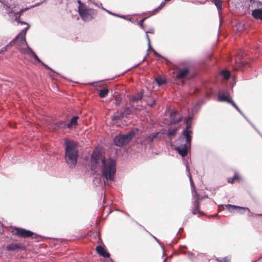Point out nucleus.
<instances>
[{
	"mask_svg": "<svg viewBox=\"0 0 262 262\" xmlns=\"http://www.w3.org/2000/svg\"><path fill=\"white\" fill-rule=\"evenodd\" d=\"M91 169L92 173H95L101 169L104 186H111L115 181L116 172V161L112 158L106 159L98 149L95 150L91 156Z\"/></svg>",
	"mask_w": 262,
	"mask_h": 262,
	"instance_id": "nucleus-1",
	"label": "nucleus"
},
{
	"mask_svg": "<svg viewBox=\"0 0 262 262\" xmlns=\"http://www.w3.org/2000/svg\"><path fill=\"white\" fill-rule=\"evenodd\" d=\"M65 161L69 167H75L77 163L78 150L74 142L67 140L65 142Z\"/></svg>",
	"mask_w": 262,
	"mask_h": 262,
	"instance_id": "nucleus-2",
	"label": "nucleus"
},
{
	"mask_svg": "<svg viewBox=\"0 0 262 262\" xmlns=\"http://www.w3.org/2000/svg\"><path fill=\"white\" fill-rule=\"evenodd\" d=\"M27 27L23 29L15 38L13 39L14 44L16 45L17 48L20 51V52L24 54L28 51L27 48L30 49L25 38L27 31L30 27L28 24H27Z\"/></svg>",
	"mask_w": 262,
	"mask_h": 262,
	"instance_id": "nucleus-3",
	"label": "nucleus"
},
{
	"mask_svg": "<svg viewBox=\"0 0 262 262\" xmlns=\"http://www.w3.org/2000/svg\"><path fill=\"white\" fill-rule=\"evenodd\" d=\"M6 7L7 8V11L10 15V17L12 19L14 20L17 23H19L20 24H27V23L21 21L20 20V16L21 15V13L24 12L26 10H27L28 8L23 9V8H19L16 5H6Z\"/></svg>",
	"mask_w": 262,
	"mask_h": 262,
	"instance_id": "nucleus-4",
	"label": "nucleus"
},
{
	"mask_svg": "<svg viewBox=\"0 0 262 262\" xmlns=\"http://www.w3.org/2000/svg\"><path fill=\"white\" fill-rule=\"evenodd\" d=\"M81 19L85 22L92 20L97 15V11L86 6L78 10Z\"/></svg>",
	"mask_w": 262,
	"mask_h": 262,
	"instance_id": "nucleus-5",
	"label": "nucleus"
},
{
	"mask_svg": "<svg viewBox=\"0 0 262 262\" xmlns=\"http://www.w3.org/2000/svg\"><path fill=\"white\" fill-rule=\"evenodd\" d=\"M134 134L129 132L125 135H119L116 136L114 139L115 145L118 146H122L128 144L132 139Z\"/></svg>",
	"mask_w": 262,
	"mask_h": 262,
	"instance_id": "nucleus-6",
	"label": "nucleus"
},
{
	"mask_svg": "<svg viewBox=\"0 0 262 262\" xmlns=\"http://www.w3.org/2000/svg\"><path fill=\"white\" fill-rule=\"evenodd\" d=\"M237 5L236 7H242L245 12H247L250 8L255 7L257 1L254 0H236Z\"/></svg>",
	"mask_w": 262,
	"mask_h": 262,
	"instance_id": "nucleus-7",
	"label": "nucleus"
},
{
	"mask_svg": "<svg viewBox=\"0 0 262 262\" xmlns=\"http://www.w3.org/2000/svg\"><path fill=\"white\" fill-rule=\"evenodd\" d=\"M13 229V234L23 238L31 237L35 235V233L31 231L24 228L15 227Z\"/></svg>",
	"mask_w": 262,
	"mask_h": 262,
	"instance_id": "nucleus-8",
	"label": "nucleus"
},
{
	"mask_svg": "<svg viewBox=\"0 0 262 262\" xmlns=\"http://www.w3.org/2000/svg\"><path fill=\"white\" fill-rule=\"evenodd\" d=\"M162 135L161 132L152 133L145 138V141L150 145H152L155 142L161 140Z\"/></svg>",
	"mask_w": 262,
	"mask_h": 262,
	"instance_id": "nucleus-9",
	"label": "nucleus"
},
{
	"mask_svg": "<svg viewBox=\"0 0 262 262\" xmlns=\"http://www.w3.org/2000/svg\"><path fill=\"white\" fill-rule=\"evenodd\" d=\"M78 119V117L76 116L73 117L71 119L70 122L66 125L67 127L68 128H70L72 125H76ZM63 126H66V125L64 124V122L63 121H59L56 122L53 125V129L54 130H56L62 127Z\"/></svg>",
	"mask_w": 262,
	"mask_h": 262,
	"instance_id": "nucleus-10",
	"label": "nucleus"
},
{
	"mask_svg": "<svg viewBox=\"0 0 262 262\" xmlns=\"http://www.w3.org/2000/svg\"><path fill=\"white\" fill-rule=\"evenodd\" d=\"M190 146H188L187 143L182 144L175 147V149L178 151L179 154L182 157H185L188 153Z\"/></svg>",
	"mask_w": 262,
	"mask_h": 262,
	"instance_id": "nucleus-11",
	"label": "nucleus"
},
{
	"mask_svg": "<svg viewBox=\"0 0 262 262\" xmlns=\"http://www.w3.org/2000/svg\"><path fill=\"white\" fill-rule=\"evenodd\" d=\"M170 124H175L180 122L182 119V116L179 114L178 111L174 110L170 115Z\"/></svg>",
	"mask_w": 262,
	"mask_h": 262,
	"instance_id": "nucleus-12",
	"label": "nucleus"
},
{
	"mask_svg": "<svg viewBox=\"0 0 262 262\" xmlns=\"http://www.w3.org/2000/svg\"><path fill=\"white\" fill-rule=\"evenodd\" d=\"M185 166H186V170L188 171V176H189V181L190 182L191 187H192V189L194 191V195H193V196H194V201H196L197 202H200V201H201L202 199V198H201L200 195L198 193V192L196 191H195L194 190V184L193 183L192 179V177L191 176V174H190V169H189V168L188 167V164L186 163L185 164Z\"/></svg>",
	"mask_w": 262,
	"mask_h": 262,
	"instance_id": "nucleus-13",
	"label": "nucleus"
},
{
	"mask_svg": "<svg viewBox=\"0 0 262 262\" xmlns=\"http://www.w3.org/2000/svg\"><path fill=\"white\" fill-rule=\"evenodd\" d=\"M192 131L188 132L186 130H183L179 140H181L182 139H185L186 143L188 144V146H190L192 139Z\"/></svg>",
	"mask_w": 262,
	"mask_h": 262,
	"instance_id": "nucleus-14",
	"label": "nucleus"
},
{
	"mask_svg": "<svg viewBox=\"0 0 262 262\" xmlns=\"http://www.w3.org/2000/svg\"><path fill=\"white\" fill-rule=\"evenodd\" d=\"M226 207L227 208V209L230 211L232 212L234 210V209H238V212L241 214H243V212L241 210H247L251 214H252L253 213L250 211V209L247 207H240L236 205H233L231 204H227L226 205Z\"/></svg>",
	"mask_w": 262,
	"mask_h": 262,
	"instance_id": "nucleus-15",
	"label": "nucleus"
},
{
	"mask_svg": "<svg viewBox=\"0 0 262 262\" xmlns=\"http://www.w3.org/2000/svg\"><path fill=\"white\" fill-rule=\"evenodd\" d=\"M27 52L25 54L28 55L31 57H32L35 60L39 62H41V64L46 67V69L52 70L47 65L45 64L44 63L41 61L36 54L32 51V50L30 49L27 48Z\"/></svg>",
	"mask_w": 262,
	"mask_h": 262,
	"instance_id": "nucleus-16",
	"label": "nucleus"
},
{
	"mask_svg": "<svg viewBox=\"0 0 262 262\" xmlns=\"http://www.w3.org/2000/svg\"><path fill=\"white\" fill-rule=\"evenodd\" d=\"M197 213H199L201 215H203L204 213L200 210V202L196 201H193V208H192V214L195 215Z\"/></svg>",
	"mask_w": 262,
	"mask_h": 262,
	"instance_id": "nucleus-17",
	"label": "nucleus"
},
{
	"mask_svg": "<svg viewBox=\"0 0 262 262\" xmlns=\"http://www.w3.org/2000/svg\"><path fill=\"white\" fill-rule=\"evenodd\" d=\"M96 251L100 255L104 257H109L110 256V253L107 252L101 246H97Z\"/></svg>",
	"mask_w": 262,
	"mask_h": 262,
	"instance_id": "nucleus-18",
	"label": "nucleus"
},
{
	"mask_svg": "<svg viewBox=\"0 0 262 262\" xmlns=\"http://www.w3.org/2000/svg\"><path fill=\"white\" fill-rule=\"evenodd\" d=\"M252 15L255 19L262 21V9H255L252 11Z\"/></svg>",
	"mask_w": 262,
	"mask_h": 262,
	"instance_id": "nucleus-19",
	"label": "nucleus"
},
{
	"mask_svg": "<svg viewBox=\"0 0 262 262\" xmlns=\"http://www.w3.org/2000/svg\"><path fill=\"white\" fill-rule=\"evenodd\" d=\"M253 126V127L256 130H257L255 126L248 120L247 117L244 115V114L242 112V111L239 109L238 106L235 103V102L232 100L230 103Z\"/></svg>",
	"mask_w": 262,
	"mask_h": 262,
	"instance_id": "nucleus-20",
	"label": "nucleus"
},
{
	"mask_svg": "<svg viewBox=\"0 0 262 262\" xmlns=\"http://www.w3.org/2000/svg\"><path fill=\"white\" fill-rule=\"evenodd\" d=\"M218 100L221 102H226L230 103L232 99L229 98V96L226 95L225 94H221L218 95Z\"/></svg>",
	"mask_w": 262,
	"mask_h": 262,
	"instance_id": "nucleus-21",
	"label": "nucleus"
},
{
	"mask_svg": "<svg viewBox=\"0 0 262 262\" xmlns=\"http://www.w3.org/2000/svg\"><path fill=\"white\" fill-rule=\"evenodd\" d=\"M189 73L188 69H184L181 70L177 75V78L178 79H183L185 78Z\"/></svg>",
	"mask_w": 262,
	"mask_h": 262,
	"instance_id": "nucleus-22",
	"label": "nucleus"
},
{
	"mask_svg": "<svg viewBox=\"0 0 262 262\" xmlns=\"http://www.w3.org/2000/svg\"><path fill=\"white\" fill-rule=\"evenodd\" d=\"M124 116L125 113L124 112H117L113 116V117H112V119L113 121H117L121 119Z\"/></svg>",
	"mask_w": 262,
	"mask_h": 262,
	"instance_id": "nucleus-23",
	"label": "nucleus"
},
{
	"mask_svg": "<svg viewBox=\"0 0 262 262\" xmlns=\"http://www.w3.org/2000/svg\"><path fill=\"white\" fill-rule=\"evenodd\" d=\"M143 97V90H141L140 92L133 96L131 99L132 101L137 102L141 100Z\"/></svg>",
	"mask_w": 262,
	"mask_h": 262,
	"instance_id": "nucleus-24",
	"label": "nucleus"
},
{
	"mask_svg": "<svg viewBox=\"0 0 262 262\" xmlns=\"http://www.w3.org/2000/svg\"><path fill=\"white\" fill-rule=\"evenodd\" d=\"M178 128L175 127L173 129H169L167 132V136L170 138L171 139L173 137L178 130Z\"/></svg>",
	"mask_w": 262,
	"mask_h": 262,
	"instance_id": "nucleus-25",
	"label": "nucleus"
},
{
	"mask_svg": "<svg viewBox=\"0 0 262 262\" xmlns=\"http://www.w3.org/2000/svg\"><path fill=\"white\" fill-rule=\"evenodd\" d=\"M201 105L202 102H199L193 106L191 110V114L192 115L198 113L201 107Z\"/></svg>",
	"mask_w": 262,
	"mask_h": 262,
	"instance_id": "nucleus-26",
	"label": "nucleus"
},
{
	"mask_svg": "<svg viewBox=\"0 0 262 262\" xmlns=\"http://www.w3.org/2000/svg\"><path fill=\"white\" fill-rule=\"evenodd\" d=\"M109 90L107 88H104L100 90L99 95L100 98L105 97L108 93Z\"/></svg>",
	"mask_w": 262,
	"mask_h": 262,
	"instance_id": "nucleus-27",
	"label": "nucleus"
},
{
	"mask_svg": "<svg viewBox=\"0 0 262 262\" xmlns=\"http://www.w3.org/2000/svg\"><path fill=\"white\" fill-rule=\"evenodd\" d=\"M212 2L216 6L219 12L221 11L222 9V2L220 0H212Z\"/></svg>",
	"mask_w": 262,
	"mask_h": 262,
	"instance_id": "nucleus-28",
	"label": "nucleus"
},
{
	"mask_svg": "<svg viewBox=\"0 0 262 262\" xmlns=\"http://www.w3.org/2000/svg\"><path fill=\"white\" fill-rule=\"evenodd\" d=\"M20 247V246L18 244H10L8 245L7 247V249L9 251H14L16 250L17 249L19 248Z\"/></svg>",
	"mask_w": 262,
	"mask_h": 262,
	"instance_id": "nucleus-29",
	"label": "nucleus"
},
{
	"mask_svg": "<svg viewBox=\"0 0 262 262\" xmlns=\"http://www.w3.org/2000/svg\"><path fill=\"white\" fill-rule=\"evenodd\" d=\"M221 75L222 76H223V77H224V79L225 80H228L230 77V72L226 70H223L222 72H221Z\"/></svg>",
	"mask_w": 262,
	"mask_h": 262,
	"instance_id": "nucleus-30",
	"label": "nucleus"
},
{
	"mask_svg": "<svg viewBox=\"0 0 262 262\" xmlns=\"http://www.w3.org/2000/svg\"><path fill=\"white\" fill-rule=\"evenodd\" d=\"M101 182V178L100 174H97L96 177L93 180V184L95 186H98Z\"/></svg>",
	"mask_w": 262,
	"mask_h": 262,
	"instance_id": "nucleus-31",
	"label": "nucleus"
},
{
	"mask_svg": "<svg viewBox=\"0 0 262 262\" xmlns=\"http://www.w3.org/2000/svg\"><path fill=\"white\" fill-rule=\"evenodd\" d=\"M150 49L152 51V52H153V53H154V55H155V56H158V57H160L162 58L163 59H164L165 60L167 64H168V63L170 62V61H169V60H168L167 58H165V57H164L162 56L161 55H160V54H159L157 51H155L154 49H153L152 48H151Z\"/></svg>",
	"mask_w": 262,
	"mask_h": 262,
	"instance_id": "nucleus-32",
	"label": "nucleus"
},
{
	"mask_svg": "<svg viewBox=\"0 0 262 262\" xmlns=\"http://www.w3.org/2000/svg\"><path fill=\"white\" fill-rule=\"evenodd\" d=\"M102 9L103 10H104L105 11H106L107 13H108V14H110L111 15H114V16H117V17H121L122 18L126 19V16H125V15H119L118 14H115L114 13H113V12L110 11L109 10H107V9H105L104 8H102Z\"/></svg>",
	"mask_w": 262,
	"mask_h": 262,
	"instance_id": "nucleus-33",
	"label": "nucleus"
},
{
	"mask_svg": "<svg viewBox=\"0 0 262 262\" xmlns=\"http://www.w3.org/2000/svg\"><path fill=\"white\" fill-rule=\"evenodd\" d=\"M186 123V127L183 129V130H186L188 132L192 131L191 130V123Z\"/></svg>",
	"mask_w": 262,
	"mask_h": 262,
	"instance_id": "nucleus-34",
	"label": "nucleus"
},
{
	"mask_svg": "<svg viewBox=\"0 0 262 262\" xmlns=\"http://www.w3.org/2000/svg\"><path fill=\"white\" fill-rule=\"evenodd\" d=\"M77 3L78 4V10H79L80 9H82L84 7L86 6L85 4L82 3L80 0H78L77 1Z\"/></svg>",
	"mask_w": 262,
	"mask_h": 262,
	"instance_id": "nucleus-35",
	"label": "nucleus"
},
{
	"mask_svg": "<svg viewBox=\"0 0 262 262\" xmlns=\"http://www.w3.org/2000/svg\"><path fill=\"white\" fill-rule=\"evenodd\" d=\"M146 38L147 42H148V49H147V51H148L150 50V49L151 48V45H150V39H149V36L148 35V34H146Z\"/></svg>",
	"mask_w": 262,
	"mask_h": 262,
	"instance_id": "nucleus-36",
	"label": "nucleus"
},
{
	"mask_svg": "<svg viewBox=\"0 0 262 262\" xmlns=\"http://www.w3.org/2000/svg\"><path fill=\"white\" fill-rule=\"evenodd\" d=\"M238 177L237 176V174H235L234 177L231 179V180H230V179H229L228 180V182L229 183H233L235 181V180H238Z\"/></svg>",
	"mask_w": 262,
	"mask_h": 262,
	"instance_id": "nucleus-37",
	"label": "nucleus"
},
{
	"mask_svg": "<svg viewBox=\"0 0 262 262\" xmlns=\"http://www.w3.org/2000/svg\"><path fill=\"white\" fill-rule=\"evenodd\" d=\"M165 4H166L165 2H162V3L160 5V6L157 8L155 9L154 11H156L157 10L161 9L165 5Z\"/></svg>",
	"mask_w": 262,
	"mask_h": 262,
	"instance_id": "nucleus-38",
	"label": "nucleus"
},
{
	"mask_svg": "<svg viewBox=\"0 0 262 262\" xmlns=\"http://www.w3.org/2000/svg\"><path fill=\"white\" fill-rule=\"evenodd\" d=\"M192 120V116L189 115L187 117L186 120L185 121V123H191Z\"/></svg>",
	"mask_w": 262,
	"mask_h": 262,
	"instance_id": "nucleus-39",
	"label": "nucleus"
},
{
	"mask_svg": "<svg viewBox=\"0 0 262 262\" xmlns=\"http://www.w3.org/2000/svg\"><path fill=\"white\" fill-rule=\"evenodd\" d=\"M146 18H144L142 19H141L139 21L138 23V25L141 28H143V23L144 20H145Z\"/></svg>",
	"mask_w": 262,
	"mask_h": 262,
	"instance_id": "nucleus-40",
	"label": "nucleus"
},
{
	"mask_svg": "<svg viewBox=\"0 0 262 262\" xmlns=\"http://www.w3.org/2000/svg\"><path fill=\"white\" fill-rule=\"evenodd\" d=\"M156 81L159 85H161L162 83L165 82L164 80H163L162 79H161L160 78L156 79Z\"/></svg>",
	"mask_w": 262,
	"mask_h": 262,
	"instance_id": "nucleus-41",
	"label": "nucleus"
},
{
	"mask_svg": "<svg viewBox=\"0 0 262 262\" xmlns=\"http://www.w3.org/2000/svg\"><path fill=\"white\" fill-rule=\"evenodd\" d=\"M146 59V56H145L143 59H142V60L141 61V62H140V63H138L136 65H135L133 68H136L138 66L141 65L144 61H145Z\"/></svg>",
	"mask_w": 262,
	"mask_h": 262,
	"instance_id": "nucleus-42",
	"label": "nucleus"
},
{
	"mask_svg": "<svg viewBox=\"0 0 262 262\" xmlns=\"http://www.w3.org/2000/svg\"><path fill=\"white\" fill-rule=\"evenodd\" d=\"M220 262H229V260L227 257H225L220 260Z\"/></svg>",
	"mask_w": 262,
	"mask_h": 262,
	"instance_id": "nucleus-43",
	"label": "nucleus"
},
{
	"mask_svg": "<svg viewBox=\"0 0 262 262\" xmlns=\"http://www.w3.org/2000/svg\"><path fill=\"white\" fill-rule=\"evenodd\" d=\"M146 34L151 33L153 34L154 33V29L153 28H150L148 31L146 32Z\"/></svg>",
	"mask_w": 262,
	"mask_h": 262,
	"instance_id": "nucleus-44",
	"label": "nucleus"
},
{
	"mask_svg": "<svg viewBox=\"0 0 262 262\" xmlns=\"http://www.w3.org/2000/svg\"><path fill=\"white\" fill-rule=\"evenodd\" d=\"M13 45H15L14 44V40L13 39L12 41H11L8 45L7 46L9 47H12Z\"/></svg>",
	"mask_w": 262,
	"mask_h": 262,
	"instance_id": "nucleus-45",
	"label": "nucleus"
},
{
	"mask_svg": "<svg viewBox=\"0 0 262 262\" xmlns=\"http://www.w3.org/2000/svg\"><path fill=\"white\" fill-rule=\"evenodd\" d=\"M156 101L155 99H154L153 101H152V102L149 104V106L150 107H152L155 104H156Z\"/></svg>",
	"mask_w": 262,
	"mask_h": 262,
	"instance_id": "nucleus-46",
	"label": "nucleus"
},
{
	"mask_svg": "<svg viewBox=\"0 0 262 262\" xmlns=\"http://www.w3.org/2000/svg\"><path fill=\"white\" fill-rule=\"evenodd\" d=\"M222 94H225L226 95L230 96V93H229V92L228 91H225Z\"/></svg>",
	"mask_w": 262,
	"mask_h": 262,
	"instance_id": "nucleus-47",
	"label": "nucleus"
},
{
	"mask_svg": "<svg viewBox=\"0 0 262 262\" xmlns=\"http://www.w3.org/2000/svg\"><path fill=\"white\" fill-rule=\"evenodd\" d=\"M5 51H6V48H3L2 49L0 50V53L4 52Z\"/></svg>",
	"mask_w": 262,
	"mask_h": 262,
	"instance_id": "nucleus-48",
	"label": "nucleus"
},
{
	"mask_svg": "<svg viewBox=\"0 0 262 262\" xmlns=\"http://www.w3.org/2000/svg\"><path fill=\"white\" fill-rule=\"evenodd\" d=\"M239 67L242 68L244 66V63L243 62H241V63H239Z\"/></svg>",
	"mask_w": 262,
	"mask_h": 262,
	"instance_id": "nucleus-49",
	"label": "nucleus"
},
{
	"mask_svg": "<svg viewBox=\"0 0 262 262\" xmlns=\"http://www.w3.org/2000/svg\"><path fill=\"white\" fill-rule=\"evenodd\" d=\"M150 235H151V236L154 238V239H155V240H156L158 243H159V241H158V239L156 237H155L154 235H151V234H150Z\"/></svg>",
	"mask_w": 262,
	"mask_h": 262,
	"instance_id": "nucleus-50",
	"label": "nucleus"
},
{
	"mask_svg": "<svg viewBox=\"0 0 262 262\" xmlns=\"http://www.w3.org/2000/svg\"><path fill=\"white\" fill-rule=\"evenodd\" d=\"M150 235H151V236L154 238V239H155V240H156L158 243H159V241H158V239L156 237H155L154 235H151V234H150Z\"/></svg>",
	"mask_w": 262,
	"mask_h": 262,
	"instance_id": "nucleus-51",
	"label": "nucleus"
},
{
	"mask_svg": "<svg viewBox=\"0 0 262 262\" xmlns=\"http://www.w3.org/2000/svg\"><path fill=\"white\" fill-rule=\"evenodd\" d=\"M5 0H0V2L2 3V4H4V6H6V4L5 3Z\"/></svg>",
	"mask_w": 262,
	"mask_h": 262,
	"instance_id": "nucleus-52",
	"label": "nucleus"
},
{
	"mask_svg": "<svg viewBox=\"0 0 262 262\" xmlns=\"http://www.w3.org/2000/svg\"><path fill=\"white\" fill-rule=\"evenodd\" d=\"M40 4H41L40 3H38L36 4H35V5L34 6H33V7H35V6H38V5H39Z\"/></svg>",
	"mask_w": 262,
	"mask_h": 262,
	"instance_id": "nucleus-53",
	"label": "nucleus"
},
{
	"mask_svg": "<svg viewBox=\"0 0 262 262\" xmlns=\"http://www.w3.org/2000/svg\"><path fill=\"white\" fill-rule=\"evenodd\" d=\"M4 48H6V51H7V50L9 48V47L6 45L5 47H4Z\"/></svg>",
	"mask_w": 262,
	"mask_h": 262,
	"instance_id": "nucleus-54",
	"label": "nucleus"
},
{
	"mask_svg": "<svg viewBox=\"0 0 262 262\" xmlns=\"http://www.w3.org/2000/svg\"><path fill=\"white\" fill-rule=\"evenodd\" d=\"M255 215L256 216H262V213L261 214H255Z\"/></svg>",
	"mask_w": 262,
	"mask_h": 262,
	"instance_id": "nucleus-55",
	"label": "nucleus"
},
{
	"mask_svg": "<svg viewBox=\"0 0 262 262\" xmlns=\"http://www.w3.org/2000/svg\"><path fill=\"white\" fill-rule=\"evenodd\" d=\"M221 259H220L219 258H216V260L220 262V260H221Z\"/></svg>",
	"mask_w": 262,
	"mask_h": 262,
	"instance_id": "nucleus-56",
	"label": "nucleus"
},
{
	"mask_svg": "<svg viewBox=\"0 0 262 262\" xmlns=\"http://www.w3.org/2000/svg\"><path fill=\"white\" fill-rule=\"evenodd\" d=\"M256 131L259 133V134L262 137V135L259 133V132L258 130H256Z\"/></svg>",
	"mask_w": 262,
	"mask_h": 262,
	"instance_id": "nucleus-57",
	"label": "nucleus"
},
{
	"mask_svg": "<svg viewBox=\"0 0 262 262\" xmlns=\"http://www.w3.org/2000/svg\"><path fill=\"white\" fill-rule=\"evenodd\" d=\"M108 209H110V208H108ZM111 212V211L110 210H109V212H108V213H107V215L109 213H110Z\"/></svg>",
	"mask_w": 262,
	"mask_h": 262,
	"instance_id": "nucleus-58",
	"label": "nucleus"
},
{
	"mask_svg": "<svg viewBox=\"0 0 262 262\" xmlns=\"http://www.w3.org/2000/svg\"><path fill=\"white\" fill-rule=\"evenodd\" d=\"M148 55H149V54L147 53L146 54V56H146V58L147 57V56H148Z\"/></svg>",
	"mask_w": 262,
	"mask_h": 262,
	"instance_id": "nucleus-59",
	"label": "nucleus"
},
{
	"mask_svg": "<svg viewBox=\"0 0 262 262\" xmlns=\"http://www.w3.org/2000/svg\"><path fill=\"white\" fill-rule=\"evenodd\" d=\"M166 259H164V260H163V262H166Z\"/></svg>",
	"mask_w": 262,
	"mask_h": 262,
	"instance_id": "nucleus-60",
	"label": "nucleus"
},
{
	"mask_svg": "<svg viewBox=\"0 0 262 262\" xmlns=\"http://www.w3.org/2000/svg\"><path fill=\"white\" fill-rule=\"evenodd\" d=\"M234 70H238V69L237 68H235Z\"/></svg>",
	"mask_w": 262,
	"mask_h": 262,
	"instance_id": "nucleus-61",
	"label": "nucleus"
},
{
	"mask_svg": "<svg viewBox=\"0 0 262 262\" xmlns=\"http://www.w3.org/2000/svg\"><path fill=\"white\" fill-rule=\"evenodd\" d=\"M93 4H94V5H95V6H97V4H96L95 3H93Z\"/></svg>",
	"mask_w": 262,
	"mask_h": 262,
	"instance_id": "nucleus-62",
	"label": "nucleus"
}]
</instances>
